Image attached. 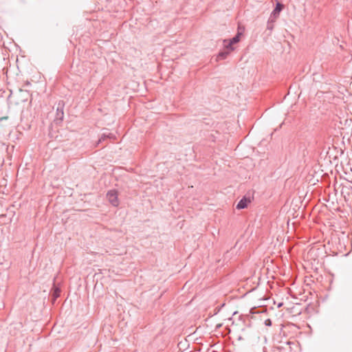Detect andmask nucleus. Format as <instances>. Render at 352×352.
<instances>
[{
  "mask_svg": "<svg viewBox=\"0 0 352 352\" xmlns=\"http://www.w3.org/2000/svg\"><path fill=\"white\" fill-rule=\"evenodd\" d=\"M231 51H230V47L226 48V50L223 52H220L219 54L217 55V60H223L227 58L228 54L230 53Z\"/></svg>",
  "mask_w": 352,
  "mask_h": 352,
  "instance_id": "6",
  "label": "nucleus"
},
{
  "mask_svg": "<svg viewBox=\"0 0 352 352\" xmlns=\"http://www.w3.org/2000/svg\"><path fill=\"white\" fill-rule=\"evenodd\" d=\"M107 198L109 201L113 206H118L119 205V201L118 199V192L115 190H109L107 194Z\"/></svg>",
  "mask_w": 352,
  "mask_h": 352,
  "instance_id": "1",
  "label": "nucleus"
},
{
  "mask_svg": "<svg viewBox=\"0 0 352 352\" xmlns=\"http://www.w3.org/2000/svg\"><path fill=\"white\" fill-rule=\"evenodd\" d=\"M251 202L250 197H243L237 204L236 208L239 210L244 209Z\"/></svg>",
  "mask_w": 352,
  "mask_h": 352,
  "instance_id": "5",
  "label": "nucleus"
},
{
  "mask_svg": "<svg viewBox=\"0 0 352 352\" xmlns=\"http://www.w3.org/2000/svg\"><path fill=\"white\" fill-rule=\"evenodd\" d=\"M240 36H241V33L238 32V34L235 36H234L232 39H230L229 41L224 40L223 42H224L225 47L226 48L230 47V51H232L234 50V48L232 47V45L234 43H236L239 41Z\"/></svg>",
  "mask_w": 352,
  "mask_h": 352,
  "instance_id": "4",
  "label": "nucleus"
},
{
  "mask_svg": "<svg viewBox=\"0 0 352 352\" xmlns=\"http://www.w3.org/2000/svg\"><path fill=\"white\" fill-rule=\"evenodd\" d=\"M283 8H284L283 4H282L279 2H277L275 8L272 11V12L271 13V15L270 16V18H271L272 21L276 20V19L279 16L280 12L283 9Z\"/></svg>",
  "mask_w": 352,
  "mask_h": 352,
  "instance_id": "3",
  "label": "nucleus"
},
{
  "mask_svg": "<svg viewBox=\"0 0 352 352\" xmlns=\"http://www.w3.org/2000/svg\"><path fill=\"white\" fill-rule=\"evenodd\" d=\"M275 22V21H272L271 18L269 19L267 22V29L272 30L274 28L273 23Z\"/></svg>",
  "mask_w": 352,
  "mask_h": 352,
  "instance_id": "8",
  "label": "nucleus"
},
{
  "mask_svg": "<svg viewBox=\"0 0 352 352\" xmlns=\"http://www.w3.org/2000/svg\"><path fill=\"white\" fill-rule=\"evenodd\" d=\"M265 325H267V326H270V325H271V324H272V322H271V320H270V319H267V320H266L265 321Z\"/></svg>",
  "mask_w": 352,
  "mask_h": 352,
  "instance_id": "9",
  "label": "nucleus"
},
{
  "mask_svg": "<svg viewBox=\"0 0 352 352\" xmlns=\"http://www.w3.org/2000/svg\"><path fill=\"white\" fill-rule=\"evenodd\" d=\"M115 138H116L115 135L112 133H109V134L103 133L102 135V136L100 137V138L99 139L98 144L104 142L107 139L113 140H115Z\"/></svg>",
  "mask_w": 352,
  "mask_h": 352,
  "instance_id": "7",
  "label": "nucleus"
},
{
  "mask_svg": "<svg viewBox=\"0 0 352 352\" xmlns=\"http://www.w3.org/2000/svg\"><path fill=\"white\" fill-rule=\"evenodd\" d=\"M64 102L63 101H59L57 107H56V118L55 121L56 122H61L63 120L64 118Z\"/></svg>",
  "mask_w": 352,
  "mask_h": 352,
  "instance_id": "2",
  "label": "nucleus"
},
{
  "mask_svg": "<svg viewBox=\"0 0 352 352\" xmlns=\"http://www.w3.org/2000/svg\"><path fill=\"white\" fill-rule=\"evenodd\" d=\"M263 352H267L266 349L265 347L263 348Z\"/></svg>",
  "mask_w": 352,
  "mask_h": 352,
  "instance_id": "11",
  "label": "nucleus"
},
{
  "mask_svg": "<svg viewBox=\"0 0 352 352\" xmlns=\"http://www.w3.org/2000/svg\"><path fill=\"white\" fill-rule=\"evenodd\" d=\"M8 118V116H3L0 118V122L4 120H7Z\"/></svg>",
  "mask_w": 352,
  "mask_h": 352,
  "instance_id": "10",
  "label": "nucleus"
}]
</instances>
